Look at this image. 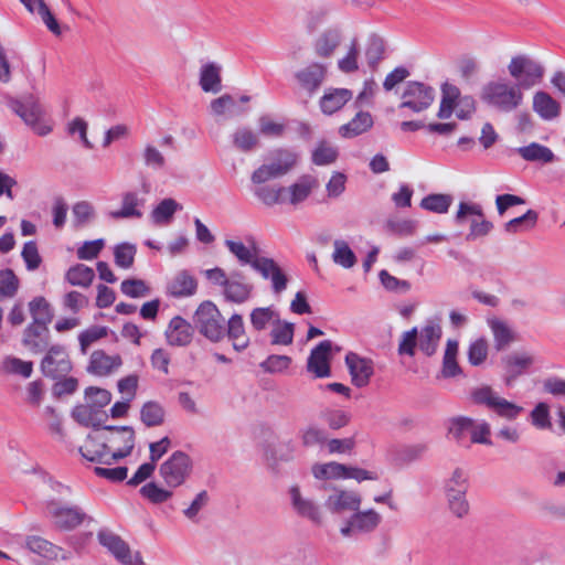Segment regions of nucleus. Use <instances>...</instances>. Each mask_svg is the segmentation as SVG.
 <instances>
[{
  "label": "nucleus",
  "mask_w": 565,
  "mask_h": 565,
  "mask_svg": "<svg viewBox=\"0 0 565 565\" xmlns=\"http://www.w3.org/2000/svg\"><path fill=\"white\" fill-rule=\"evenodd\" d=\"M6 106L36 136L46 137L53 131L54 120L34 94L7 97Z\"/></svg>",
  "instance_id": "1"
},
{
  "label": "nucleus",
  "mask_w": 565,
  "mask_h": 565,
  "mask_svg": "<svg viewBox=\"0 0 565 565\" xmlns=\"http://www.w3.org/2000/svg\"><path fill=\"white\" fill-rule=\"evenodd\" d=\"M299 161L297 151L290 148H276L268 152L264 162L250 175L253 184L267 183L285 177Z\"/></svg>",
  "instance_id": "2"
},
{
  "label": "nucleus",
  "mask_w": 565,
  "mask_h": 565,
  "mask_svg": "<svg viewBox=\"0 0 565 565\" xmlns=\"http://www.w3.org/2000/svg\"><path fill=\"white\" fill-rule=\"evenodd\" d=\"M481 100L501 113L515 110L523 102L522 89L505 79L491 81L481 90Z\"/></svg>",
  "instance_id": "3"
},
{
  "label": "nucleus",
  "mask_w": 565,
  "mask_h": 565,
  "mask_svg": "<svg viewBox=\"0 0 565 565\" xmlns=\"http://www.w3.org/2000/svg\"><path fill=\"white\" fill-rule=\"evenodd\" d=\"M470 487L469 475L463 468L457 467L443 482L447 507L457 519L466 518L470 512L467 493Z\"/></svg>",
  "instance_id": "4"
},
{
  "label": "nucleus",
  "mask_w": 565,
  "mask_h": 565,
  "mask_svg": "<svg viewBox=\"0 0 565 565\" xmlns=\"http://www.w3.org/2000/svg\"><path fill=\"white\" fill-rule=\"evenodd\" d=\"M193 326L206 340L218 343L225 338V318L216 305L205 300L193 315Z\"/></svg>",
  "instance_id": "5"
},
{
  "label": "nucleus",
  "mask_w": 565,
  "mask_h": 565,
  "mask_svg": "<svg viewBox=\"0 0 565 565\" xmlns=\"http://www.w3.org/2000/svg\"><path fill=\"white\" fill-rule=\"evenodd\" d=\"M44 514L61 531H72L93 521V518L86 514L81 507L58 500L46 501Z\"/></svg>",
  "instance_id": "6"
},
{
  "label": "nucleus",
  "mask_w": 565,
  "mask_h": 565,
  "mask_svg": "<svg viewBox=\"0 0 565 565\" xmlns=\"http://www.w3.org/2000/svg\"><path fill=\"white\" fill-rule=\"evenodd\" d=\"M471 399L476 405L487 407L497 416L507 420L516 419L523 412V407L505 399L489 385H481L471 391Z\"/></svg>",
  "instance_id": "7"
},
{
  "label": "nucleus",
  "mask_w": 565,
  "mask_h": 565,
  "mask_svg": "<svg viewBox=\"0 0 565 565\" xmlns=\"http://www.w3.org/2000/svg\"><path fill=\"white\" fill-rule=\"evenodd\" d=\"M192 471V459L181 450L174 451L159 467V475L169 488L181 487L190 477Z\"/></svg>",
  "instance_id": "8"
},
{
  "label": "nucleus",
  "mask_w": 565,
  "mask_h": 565,
  "mask_svg": "<svg viewBox=\"0 0 565 565\" xmlns=\"http://www.w3.org/2000/svg\"><path fill=\"white\" fill-rule=\"evenodd\" d=\"M508 70L521 89H529L539 84L544 75L543 66L527 55L513 56Z\"/></svg>",
  "instance_id": "9"
},
{
  "label": "nucleus",
  "mask_w": 565,
  "mask_h": 565,
  "mask_svg": "<svg viewBox=\"0 0 565 565\" xmlns=\"http://www.w3.org/2000/svg\"><path fill=\"white\" fill-rule=\"evenodd\" d=\"M382 523V515L374 509L354 511L340 527L343 537H356L374 532Z\"/></svg>",
  "instance_id": "10"
},
{
  "label": "nucleus",
  "mask_w": 565,
  "mask_h": 565,
  "mask_svg": "<svg viewBox=\"0 0 565 565\" xmlns=\"http://www.w3.org/2000/svg\"><path fill=\"white\" fill-rule=\"evenodd\" d=\"M399 109H409L412 113L426 110L435 99V89L429 85L411 81L405 85L401 95Z\"/></svg>",
  "instance_id": "11"
},
{
  "label": "nucleus",
  "mask_w": 565,
  "mask_h": 565,
  "mask_svg": "<svg viewBox=\"0 0 565 565\" xmlns=\"http://www.w3.org/2000/svg\"><path fill=\"white\" fill-rule=\"evenodd\" d=\"M40 369L45 377L53 380L65 377L72 370L66 348L62 344H52L45 351Z\"/></svg>",
  "instance_id": "12"
},
{
  "label": "nucleus",
  "mask_w": 565,
  "mask_h": 565,
  "mask_svg": "<svg viewBox=\"0 0 565 565\" xmlns=\"http://www.w3.org/2000/svg\"><path fill=\"white\" fill-rule=\"evenodd\" d=\"M361 504L362 497L358 491L340 487H332L331 493L324 501L326 509L332 514L358 511Z\"/></svg>",
  "instance_id": "13"
},
{
  "label": "nucleus",
  "mask_w": 565,
  "mask_h": 565,
  "mask_svg": "<svg viewBox=\"0 0 565 565\" xmlns=\"http://www.w3.org/2000/svg\"><path fill=\"white\" fill-rule=\"evenodd\" d=\"M253 269L263 279L270 281L275 295H280L287 289L288 277L274 258L262 256L253 264Z\"/></svg>",
  "instance_id": "14"
},
{
  "label": "nucleus",
  "mask_w": 565,
  "mask_h": 565,
  "mask_svg": "<svg viewBox=\"0 0 565 565\" xmlns=\"http://www.w3.org/2000/svg\"><path fill=\"white\" fill-rule=\"evenodd\" d=\"M326 76V65L317 62L310 63L295 73L299 88L305 92L309 98L318 92Z\"/></svg>",
  "instance_id": "15"
},
{
  "label": "nucleus",
  "mask_w": 565,
  "mask_h": 565,
  "mask_svg": "<svg viewBox=\"0 0 565 565\" xmlns=\"http://www.w3.org/2000/svg\"><path fill=\"white\" fill-rule=\"evenodd\" d=\"M332 342L330 340L321 341L315 347L307 361V370L312 373L317 379L329 377L331 375L330 359H331Z\"/></svg>",
  "instance_id": "16"
},
{
  "label": "nucleus",
  "mask_w": 565,
  "mask_h": 565,
  "mask_svg": "<svg viewBox=\"0 0 565 565\" xmlns=\"http://www.w3.org/2000/svg\"><path fill=\"white\" fill-rule=\"evenodd\" d=\"M345 365L354 386L364 387L370 383L374 373V364L371 359L363 358L354 352H349L345 355Z\"/></svg>",
  "instance_id": "17"
},
{
  "label": "nucleus",
  "mask_w": 565,
  "mask_h": 565,
  "mask_svg": "<svg viewBox=\"0 0 565 565\" xmlns=\"http://www.w3.org/2000/svg\"><path fill=\"white\" fill-rule=\"evenodd\" d=\"M289 495L291 507L299 516L307 519L315 524H321L322 513L317 502L302 495L298 486H292L289 489Z\"/></svg>",
  "instance_id": "18"
},
{
  "label": "nucleus",
  "mask_w": 565,
  "mask_h": 565,
  "mask_svg": "<svg viewBox=\"0 0 565 565\" xmlns=\"http://www.w3.org/2000/svg\"><path fill=\"white\" fill-rule=\"evenodd\" d=\"M23 545L31 553L38 554L49 561H56L58 558L68 561L72 557L70 552L64 551L62 547L39 535H28L24 539Z\"/></svg>",
  "instance_id": "19"
},
{
  "label": "nucleus",
  "mask_w": 565,
  "mask_h": 565,
  "mask_svg": "<svg viewBox=\"0 0 565 565\" xmlns=\"http://www.w3.org/2000/svg\"><path fill=\"white\" fill-rule=\"evenodd\" d=\"M194 326L181 316L173 317L164 331L166 341L171 347H186L192 342Z\"/></svg>",
  "instance_id": "20"
},
{
  "label": "nucleus",
  "mask_w": 565,
  "mask_h": 565,
  "mask_svg": "<svg viewBox=\"0 0 565 565\" xmlns=\"http://www.w3.org/2000/svg\"><path fill=\"white\" fill-rule=\"evenodd\" d=\"M98 542L122 565H132V556L128 544L114 532L102 529L97 533Z\"/></svg>",
  "instance_id": "21"
},
{
  "label": "nucleus",
  "mask_w": 565,
  "mask_h": 565,
  "mask_svg": "<svg viewBox=\"0 0 565 565\" xmlns=\"http://www.w3.org/2000/svg\"><path fill=\"white\" fill-rule=\"evenodd\" d=\"M104 429L110 431L108 443L116 448L111 451L116 460L129 456L135 447V431L130 426H105Z\"/></svg>",
  "instance_id": "22"
},
{
  "label": "nucleus",
  "mask_w": 565,
  "mask_h": 565,
  "mask_svg": "<svg viewBox=\"0 0 565 565\" xmlns=\"http://www.w3.org/2000/svg\"><path fill=\"white\" fill-rule=\"evenodd\" d=\"M22 344L32 354L45 352L52 345L47 326L30 323L23 332Z\"/></svg>",
  "instance_id": "23"
},
{
  "label": "nucleus",
  "mask_w": 565,
  "mask_h": 565,
  "mask_svg": "<svg viewBox=\"0 0 565 565\" xmlns=\"http://www.w3.org/2000/svg\"><path fill=\"white\" fill-rule=\"evenodd\" d=\"M534 361V356L527 352H513L505 355L502 359V364L505 371V384L508 386L512 385L513 381L531 367Z\"/></svg>",
  "instance_id": "24"
},
{
  "label": "nucleus",
  "mask_w": 565,
  "mask_h": 565,
  "mask_svg": "<svg viewBox=\"0 0 565 565\" xmlns=\"http://www.w3.org/2000/svg\"><path fill=\"white\" fill-rule=\"evenodd\" d=\"M352 98L353 93L348 88L329 87L324 89L323 95L320 97L319 107L324 115L331 116L341 110Z\"/></svg>",
  "instance_id": "25"
},
{
  "label": "nucleus",
  "mask_w": 565,
  "mask_h": 565,
  "mask_svg": "<svg viewBox=\"0 0 565 565\" xmlns=\"http://www.w3.org/2000/svg\"><path fill=\"white\" fill-rule=\"evenodd\" d=\"M225 337L232 342L235 351L242 352L249 345V337L245 329V323L242 315L233 313L227 321H225Z\"/></svg>",
  "instance_id": "26"
},
{
  "label": "nucleus",
  "mask_w": 565,
  "mask_h": 565,
  "mask_svg": "<svg viewBox=\"0 0 565 565\" xmlns=\"http://www.w3.org/2000/svg\"><path fill=\"white\" fill-rule=\"evenodd\" d=\"M222 65L216 62L203 63L199 71V85L204 93L217 94L222 90Z\"/></svg>",
  "instance_id": "27"
},
{
  "label": "nucleus",
  "mask_w": 565,
  "mask_h": 565,
  "mask_svg": "<svg viewBox=\"0 0 565 565\" xmlns=\"http://www.w3.org/2000/svg\"><path fill=\"white\" fill-rule=\"evenodd\" d=\"M246 242L248 245L239 241L225 239L224 244L242 266L249 265L253 268V264L262 256L258 255V247L253 236L246 237Z\"/></svg>",
  "instance_id": "28"
},
{
  "label": "nucleus",
  "mask_w": 565,
  "mask_h": 565,
  "mask_svg": "<svg viewBox=\"0 0 565 565\" xmlns=\"http://www.w3.org/2000/svg\"><path fill=\"white\" fill-rule=\"evenodd\" d=\"M443 334L441 326L438 321L428 320L418 331L419 350L427 356L436 353Z\"/></svg>",
  "instance_id": "29"
},
{
  "label": "nucleus",
  "mask_w": 565,
  "mask_h": 565,
  "mask_svg": "<svg viewBox=\"0 0 565 565\" xmlns=\"http://www.w3.org/2000/svg\"><path fill=\"white\" fill-rule=\"evenodd\" d=\"M318 186V180L311 174H303L297 179L296 182L286 188V192L289 196L286 199V203L291 205H298L306 201L312 191Z\"/></svg>",
  "instance_id": "30"
},
{
  "label": "nucleus",
  "mask_w": 565,
  "mask_h": 565,
  "mask_svg": "<svg viewBox=\"0 0 565 565\" xmlns=\"http://www.w3.org/2000/svg\"><path fill=\"white\" fill-rule=\"evenodd\" d=\"M122 364L118 354L108 355L104 351H94L89 359L88 372L95 375L105 376Z\"/></svg>",
  "instance_id": "31"
},
{
  "label": "nucleus",
  "mask_w": 565,
  "mask_h": 565,
  "mask_svg": "<svg viewBox=\"0 0 565 565\" xmlns=\"http://www.w3.org/2000/svg\"><path fill=\"white\" fill-rule=\"evenodd\" d=\"M145 200L138 195L137 192L129 191L122 194L121 205L117 211L110 212V216L115 220L120 218H140L143 213Z\"/></svg>",
  "instance_id": "32"
},
{
  "label": "nucleus",
  "mask_w": 565,
  "mask_h": 565,
  "mask_svg": "<svg viewBox=\"0 0 565 565\" xmlns=\"http://www.w3.org/2000/svg\"><path fill=\"white\" fill-rule=\"evenodd\" d=\"M79 452L88 461L113 465L116 460L115 455L109 450V447L105 443H96L93 438H88L83 447L79 448Z\"/></svg>",
  "instance_id": "33"
},
{
  "label": "nucleus",
  "mask_w": 565,
  "mask_h": 565,
  "mask_svg": "<svg viewBox=\"0 0 565 565\" xmlns=\"http://www.w3.org/2000/svg\"><path fill=\"white\" fill-rule=\"evenodd\" d=\"M523 160L533 163L547 164L555 161L554 152L546 146L539 142H531L514 149Z\"/></svg>",
  "instance_id": "34"
},
{
  "label": "nucleus",
  "mask_w": 565,
  "mask_h": 565,
  "mask_svg": "<svg viewBox=\"0 0 565 565\" xmlns=\"http://www.w3.org/2000/svg\"><path fill=\"white\" fill-rule=\"evenodd\" d=\"M342 33L339 29H327L316 39L313 50L319 57H330L340 45Z\"/></svg>",
  "instance_id": "35"
},
{
  "label": "nucleus",
  "mask_w": 565,
  "mask_h": 565,
  "mask_svg": "<svg viewBox=\"0 0 565 565\" xmlns=\"http://www.w3.org/2000/svg\"><path fill=\"white\" fill-rule=\"evenodd\" d=\"M533 109L544 120H553L559 116L561 105L546 92H536L533 96Z\"/></svg>",
  "instance_id": "36"
},
{
  "label": "nucleus",
  "mask_w": 565,
  "mask_h": 565,
  "mask_svg": "<svg viewBox=\"0 0 565 565\" xmlns=\"http://www.w3.org/2000/svg\"><path fill=\"white\" fill-rule=\"evenodd\" d=\"M373 124L369 111H359L349 122L339 127V134L343 138H354L370 130Z\"/></svg>",
  "instance_id": "37"
},
{
  "label": "nucleus",
  "mask_w": 565,
  "mask_h": 565,
  "mask_svg": "<svg viewBox=\"0 0 565 565\" xmlns=\"http://www.w3.org/2000/svg\"><path fill=\"white\" fill-rule=\"evenodd\" d=\"M234 276H239V274H234L230 278L223 288V296L226 301L241 305L249 300L253 286L238 279H234Z\"/></svg>",
  "instance_id": "38"
},
{
  "label": "nucleus",
  "mask_w": 565,
  "mask_h": 565,
  "mask_svg": "<svg viewBox=\"0 0 565 565\" xmlns=\"http://www.w3.org/2000/svg\"><path fill=\"white\" fill-rule=\"evenodd\" d=\"M198 284L195 278L186 270L178 273L168 285V292L173 297H189L195 294Z\"/></svg>",
  "instance_id": "39"
},
{
  "label": "nucleus",
  "mask_w": 565,
  "mask_h": 565,
  "mask_svg": "<svg viewBox=\"0 0 565 565\" xmlns=\"http://www.w3.org/2000/svg\"><path fill=\"white\" fill-rule=\"evenodd\" d=\"M233 146L245 153L256 150L259 146V137L256 131L247 126L237 127L231 135Z\"/></svg>",
  "instance_id": "40"
},
{
  "label": "nucleus",
  "mask_w": 565,
  "mask_h": 565,
  "mask_svg": "<svg viewBox=\"0 0 565 565\" xmlns=\"http://www.w3.org/2000/svg\"><path fill=\"white\" fill-rule=\"evenodd\" d=\"M460 97V89L456 85L445 82L441 85V100L437 114L438 118H450Z\"/></svg>",
  "instance_id": "41"
},
{
  "label": "nucleus",
  "mask_w": 565,
  "mask_h": 565,
  "mask_svg": "<svg viewBox=\"0 0 565 565\" xmlns=\"http://www.w3.org/2000/svg\"><path fill=\"white\" fill-rule=\"evenodd\" d=\"M0 371L7 375L29 379L33 373V362L14 355H6L0 363Z\"/></svg>",
  "instance_id": "42"
},
{
  "label": "nucleus",
  "mask_w": 565,
  "mask_h": 565,
  "mask_svg": "<svg viewBox=\"0 0 565 565\" xmlns=\"http://www.w3.org/2000/svg\"><path fill=\"white\" fill-rule=\"evenodd\" d=\"M279 312L271 306L254 308L249 313L252 328L262 332L269 327H273L279 319Z\"/></svg>",
  "instance_id": "43"
},
{
  "label": "nucleus",
  "mask_w": 565,
  "mask_h": 565,
  "mask_svg": "<svg viewBox=\"0 0 565 565\" xmlns=\"http://www.w3.org/2000/svg\"><path fill=\"white\" fill-rule=\"evenodd\" d=\"M181 210V204L174 199L167 198L153 207L150 217L156 225H168L173 220L174 214Z\"/></svg>",
  "instance_id": "44"
},
{
  "label": "nucleus",
  "mask_w": 565,
  "mask_h": 565,
  "mask_svg": "<svg viewBox=\"0 0 565 565\" xmlns=\"http://www.w3.org/2000/svg\"><path fill=\"white\" fill-rule=\"evenodd\" d=\"M285 192L286 186L268 185L266 183L255 184L253 190L254 195L266 206L286 203Z\"/></svg>",
  "instance_id": "45"
},
{
  "label": "nucleus",
  "mask_w": 565,
  "mask_h": 565,
  "mask_svg": "<svg viewBox=\"0 0 565 565\" xmlns=\"http://www.w3.org/2000/svg\"><path fill=\"white\" fill-rule=\"evenodd\" d=\"M143 166L153 171H163L167 167L166 156L152 142H147L140 153Z\"/></svg>",
  "instance_id": "46"
},
{
  "label": "nucleus",
  "mask_w": 565,
  "mask_h": 565,
  "mask_svg": "<svg viewBox=\"0 0 565 565\" xmlns=\"http://www.w3.org/2000/svg\"><path fill=\"white\" fill-rule=\"evenodd\" d=\"M348 466L335 461L327 463L315 465L312 467V475L319 480H340L347 479Z\"/></svg>",
  "instance_id": "47"
},
{
  "label": "nucleus",
  "mask_w": 565,
  "mask_h": 565,
  "mask_svg": "<svg viewBox=\"0 0 565 565\" xmlns=\"http://www.w3.org/2000/svg\"><path fill=\"white\" fill-rule=\"evenodd\" d=\"M173 488H164L154 481L143 484L139 492L141 497L152 504H162L173 497Z\"/></svg>",
  "instance_id": "48"
},
{
  "label": "nucleus",
  "mask_w": 565,
  "mask_h": 565,
  "mask_svg": "<svg viewBox=\"0 0 565 565\" xmlns=\"http://www.w3.org/2000/svg\"><path fill=\"white\" fill-rule=\"evenodd\" d=\"M94 278L95 273L93 268L84 264H76L70 267L65 273V279L72 286L87 288L92 285Z\"/></svg>",
  "instance_id": "49"
},
{
  "label": "nucleus",
  "mask_w": 565,
  "mask_h": 565,
  "mask_svg": "<svg viewBox=\"0 0 565 565\" xmlns=\"http://www.w3.org/2000/svg\"><path fill=\"white\" fill-rule=\"evenodd\" d=\"M332 262L344 269H350L356 264V256L348 242L335 239L333 242Z\"/></svg>",
  "instance_id": "50"
},
{
  "label": "nucleus",
  "mask_w": 565,
  "mask_h": 565,
  "mask_svg": "<svg viewBox=\"0 0 565 565\" xmlns=\"http://www.w3.org/2000/svg\"><path fill=\"white\" fill-rule=\"evenodd\" d=\"M339 156L338 148L330 142L322 140L317 143L311 152V161L313 164L323 167L332 164Z\"/></svg>",
  "instance_id": "51"
},
{
  "label": "nucleus",
  "mask_w": 565,
  "mask_h": 565,
  "mask_svg": "<svg viewBox=\"0 0 565 565\" xmlns=\"http://www.w3.org/2000/svg\"><path fill=\"white\" fill-rule=\"evenodd\" d=\"M294 333L295 324L279 318L271 327L270 343L273 345H289L294 341Z\"/></svg>",
  "instance_id": "52"
},
{
  "label": "nucleus",
  "mask_w": 565,
  "mask_h": 565,
  "mask_svg": "<svg viewBox=\"0 0 565 565\" xmlns=\"http://www.w3.org/2000/svg\"><path fill=\"white\" fill-rule=\"evenodd\" d=\"M29 310L32 317L31 324L47 326L53 317L50 303L43 297H35L29 303Z\"/></svg>",
  "instance_id": "53"
},
{
  "label": "nucleus",
  "mask_w": 565,
  "mask_h": 565,
  "mask_svg": "<svg viewBox=\"0 0 565 565\" xmlns=\"http://www.w3.org/2000/svg\"><path fill=\"white\" fill-rule=\"evenodd\" d=\"M164 408L154 401L145 403L140 411V419L147 427L159 426L164 422Z\"/></svg>",
  "instance_id": "54"
},
{
  "label": "nucleus",
  "mask_w": 565,
  "mask_h": 565,
  "mask_svg": "<svg viewBox=\"0 0 565 565\" xmlns=\"http://www.w3.org/2000/svg\"><path fill=\"white\" fill-rule=\"evenodd\" d=\"M385 43L379 35L372 34L366 43L364 55L371 70H375L384 58Z\"/></svg>",
  "instance_id": "55"
},
{
  "label": "nucleus",
  "mask_w": 565,
  "mask_h": 565,
  "mask_svg": "<svg viewBox=\"0 0 565 565\" xmlns=\"http://www.w3.org/2000/svg\"><path fill=\"white\" fill-rule=\"evenodd\" d=\"M488 326L490 327L493 333L497 350L500 351L503 348H505L510 342H512L513 333L504 321L497 318H492L488 320Z\"/></svg>",
  "instance_id": "56"
},
{
  "label": "nucleus",
  "mask_w": 565,
  "mask_h": 565,
  "mask_svg": "<svg viewBox=\"0 0 565 565\" xmlns=\"http://www.w3.org/2000/svg\"><path fill=\"white\" fill-rule=\"evenodd\" d=\"M537 222V213L534 210H527L523 215L514 217L504 224L507 233L514 234L527 231Z\"/></svg>",
  "instance_id": "57"
},
{
  "label": "nucleus",
  "mask_w": 565,
  "mask_h": 565,
  "mask_svg": "<svg viewBox=\"0 0 565 565\" xmlns=\"http://www.w3.org/2000/svg\"><path fill=\"white\" fill-rule=\"evenodd\" d=\"M72 216L76 227L85 226L95 218V207L88 201L76 202L72 207Z\"/></svg>",
  "instance_id": "58"
},
{
  "label": "nucleus",
  "mask_w": 565,
  "mask_h": 565,
  "mask_svg": "<svg viewBox=\"0 0 565 565\" xmlns=\"http://www.w3.org/2000/svg\"><path fill=\"white\" fill-rule=\"evenodd\" d=\"M451 202L452 198L449 194H429L422 200L420 206L424 210L444 214L448 212Z\"/></svg>",
  "instance_id": "59"
},
{
  "label": "nucleus",
  "mask_w": 565,
  "mask_h": 565,
  "mask_svg": "<svg viewBox=\"0 0 565 565\" xmlns=\"http://www.w3.org/2000/svg\"><path fill=\"white\" fill-rule=\"evenodd\" d=\"M360 46L356 39H353L349 45L347 54L338 61V68L345 74L359 70Z\"/></svg>",
  "instance_id": "60"
},
{
  "label": "nucleus",
  "mask_w": 565,
  "mask_h": 565,
  "mask_svg": "<svg viewBox=\"0 0 565 565\" xmlns=\"http://www.w3.org/2000/svg\"><path fill=\"white\" fill-rule=\"evenodd\" d=\"M108 334V328L103 326H92L78 334V342L83 354L87 353L88 348L105 338Z\"/></svg>",
  "instance_id": "61"
},
{
  "label": "nucleus",
  "mask_w": 565,
  "mask_h": 565,
  "mask_svg": "<svg viewBox=\"0 0 565 565\" xmlns=\"http://www.w3.org/2000/svg\"><path fill=\"white\" fill-rule=\"evenodd\" d=\"M136 246L129 243H121L114 248L115 264L124 269H129L134 265Z\"/></svg>",
  "instance_id": "62"
},
{
  "label": "nucleus",
  "mask_w": 565,
  "mask_h": 565,
  "mask_svg": "<svg viewBox=\"0 0 565 565\" xmlns=\"http://www.w3.org/2000/svg\"><path fill=\"white\" fill-rule=\"evenodd\" d=\"M472 418L458 416L449 420L448 433L458 443H462L466 435L470 434Z\"/></svg>",
  "instance_id": "63"
},
{
  "label": "nucleus",
  "mask_w": 565,
  "mask_h": 565,
  "mask_svg": "<svg viewBox=\"0 0 565 565\" xmlns=\"http://www.w3.org/2000/svg\"><path fill=\"white\" fill-rule=\"evenodd\" d=\"M19 288V279L12 269L0 270V297L12 298Z\"/></svg>",
  "instance_id": "64"
}]
</instances>
